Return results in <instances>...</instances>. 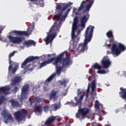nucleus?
<instances>
[{"instance_id":"f257e3e1","label":"nucleus","mask_w":126,"mask_h":126,"mask_svg":"<svg viewBox=\"0 0 126 126\" xmlns=\"http://www.w3.org/2000/svg\"><path fill=\"white\" fill-rule=\"evenodd\" d=\"M71 10V8L67 9L66 12H64V15L62 16L59 18H55V16L53 17V19H56V20H57V21H59L60 20V18H61L60 21L55 22L54 23V25L51 27L50 29V32H55L54 34H48L46 38L45 39V41L46 42V45H48L50 42H52L55 38H56V36L57 35L56 33H59L60 32V28H61V27L62 26V22L63 20H64L65 18H66V17L67 16L68 13H69V11Z\"/></svg>"},{"instance_id":"f03ea898","label":"nucleus","mask_w":126,"mask_h":126,"mask_svg":"<svg viewBox=\"0 0 126 126\" xmlns=\"http://www.w3.org/2000/svg\"><path fill=\"white\" fill-rule=\"evenodd\" d=\"M64 53H62L57 57H54V65L56 67V73L60 74L65 66H67L71 64L70 57L64 58Z\"/></svg>"},{"instance_id":"7ed1b4c3","label":"nucleus","mask_w":126,"mask_h":126,"mask_svg":"<svg viewBox=\"0 0 126 126\" xmlns=\"http://www.w3.org/2000/svg\"><path fill=\"white\" fill-rule=\"evenodd\" d=\"M94 28V26H91L87 28L84 34L85 40L84 43L80 44L77 48V51L80 53H84L85 51H87V50H88V46H87V45H88V43H89L92 39Z\"/></svg>"},{"instance_id":"20e7f679","label":"nucleus","mask_w":126,"mask_h":126,"mask_svg":"<svg viewBox=\"0 0 126 126\" xmlns=\"http://www.w3.org/2000/svg\"><path fill=\"white\" fill-rule=\"evenodd\" d=\"M83 98H84V94H82L78 100L77 97H75V100L76 101V106L79 105V109L78 110V113L76 114V118H77V119L80 118L81 116V115H82V118H84V117L87 116V115H88V114H89V112H90L89 108H81V105H82V100H83Z\"/></svg>"},{"instance_id":"39448f33","label":"nucleus","mask_w":126,"mask_h":126,"mask_svg":"<svg viewBox=\"0 0 126 126\" xmlns=\"http://www.w3.org/2000/svg\"><path fill=\"white\" fill-rule=\"evenodd\" d=\"M72 3L69 2L67 4L64 5V3L61 2V3H56V15L54 16V18H60L62 15H63V11L68 7V6H70L72 5Z\"/></svg>"},{"instance_id":"423d86ee","label":"nucleus","mask_w":126,"mask_h":126,"mask_svg":"<svg viewBox=\"0 0 126 126\" xmlns=\"http://www.w3.org/2000/svg\"><path fill=\"white\" fill-rule=\"evenodd\" d=\"M94 0H83L80 6L78 8V11H81L83 10L84 13L86 12V11H89L91 6H92L93 3H94Z\"/></svg>"},{"instance_id":"0eeeda50","label":"nucleus","mask_w":126,"mask_h":126,"mask_svg":"<svg viewBox=\"0 0 126 126\" xmlns=\"http://www.w3.org/2000/svg\"><path fill=\"white\" fill-rule=\"evenodd\" d=\"M78 24V17H75L74 18V22L72 24V32H71V37L72 39L73 40L74 42L76 43H78L79 41V39L80 38L78 37V34L80 33V32H78L77 35H75V30L78 28L77 25Z\"/></svg>"},{"instance_id":"6e6552de","label":"nucleus","mask_w":126,"mask_h":126,"mask_svg":"<svg viewBox=\"0 0 126 126\" xmlns=\"http://www.w3.org/2000/svg\"><path fill=\"white\" fill-rule=\"evenodd\" d=\"M111 51L113 56L115 55L118 57L122 52L126 51V46L121 43H118V46L117 44L113 43L111 47Z\"/></svg>"},{"instance_id":"1a4fd4ad","label":"nucleus","mask_w":126,"mask_h":126,"mask_svg":"<svg viewBox=\"0 0 126 126\" xmlns=\"http://www.w3.org/2000/svg\"><path fill=\"white\" fill-rule=\"evenodd\" d=\"M15 53H16V51H14L10 53L8 55V59H9V66H8V72H12L13 74H15V72H16V71L18 69L19 65L16 64L15 65V67H13V65H12V63L13 62L12 61H11V58L14 56L15 54ZM13 68V69H12Z\"/></svg>"},{"instance_id":"9d476101","label":"nucleus","mask_w":126,"mask_h":126,"mask_svg":"<svg viewBox=\"0 0 126 126\" xmlns=\"http://www.w3.org/2000/svg\"><path fill=\"white\" fill-rule=\"evenodd\" d=\"M30 88V86L29 84H25L23 86L21 89V97L20 98L21 103L28 98V92H29Z\"/></svg>"},{"instance_id":"9b49d317","label":"nucleus","mask_w":126,"mask_h":126,"mask_svg":"<svg viewBox=\"0 0 126 126\" xmlns=\"http://www.w3.org/2000/svg\"><path fill=\"white\" fill-rule=\"evenodd\" d=\"M27 114L28 113L26 111L20 110L15 112L14 113V116L15 119H16L17 122H21L23 121V119H25L26 118Z\"/></svg>"},{"instance_id":"f8f14e48","label":"nucleus","mask_w":126,"mask_h":126,"mask_svg":"<svg viewBox=\"0 0 126 126\" xmlns=\"http://www.w3.org/2000/svg\"><path fill=\"white\" fill-rule=\"evenodd\" d=\"M1 114L3 116V119L4 121V123L5 124H8V123H13L14 120H13V117H12V115L8 113L7 111L4 110L2 111Z\"/></svg>"},{"instance_id":"ddd939ff","label":"nucleus","mask_w":126,"mask_h":126,"mask_svg":"<svg viewBox=\"0 0 126 126\" xmlns=\"http://www.w3.org/2000/svg\"><path fill=\"white\" fill-rule=\"evenodd\" d=\"M32 29L28 28L27 32L14 30L10 33H14L16 36H29L32 33Z\"/></svg>"},{"instance_id":"4468645a","label":"nucleus","mask_w":126,"mask_h":126,"mask_svg":"<svg viewBox=\"0 0 126 126\" xmlns=\"http://www.w3.org/2000/svg\"><path fill=\"white\" fill-rule=\"evenodd\" d=\"M96 81L95 80H94L92 82L91 84V89L92 92L91 93V99L92 100H94L95 99V97L96 96V95H97V93H96Z\"/></svg>"},{"instance_id":"2eb2a0df","label":"nucleus","mask_w":126,"mask_h":126,"mask_svg":"<svg viewBox=\"0 0 126 126\" xmlns=\"http://www.w3.org/2000/svg\"><path fill=\"white\" fill-rule=\"evenodd\" d=\"M8 39H9L10 42L13 44H18L23 41L24 40V37H18V36H12L11 35H9L8 36Z\"/></svg>"},{"instance_id":"dca6fc26","label":"nucleus","mask_w":126,"mask_h":126,"mask_svg":"<svg viewBox=\"0 0 126 126\" xmlns=\"http://www.w3.org/2000/svg\"><path fill=\"white\" fill-rule=\"evenodd\" d=\"M39 59V57L37 56H30L28 58H27L24 62L21 64V68H24L26 65H27V63H31V62H33V61H35V60H38Z\"/></svg>"},{"instance_id":"f3484780","label":"nucleus","mask_w":126,"mask_h":126,"mask_svg":"<svg viewBox=\"0 0 126 126\" xmlns=\"http://www.w3.org/2000/svg\"><path fill=\"white\" fill-rule=\"evenodd\" d=\"M103 59L101 60V62L102 67H103V68H108V67H110L111 64H112V62H111L110 59H105L106 57H104Z\"/></svg>"},{"instance_id":"a211bd4d","label":"nucleus","mask_w":126,"mask_h":126,"mask_svg":"<svg viewBox=\"0 0 126 126\" xmlns=\"http://www.w3.org/2000/svg\"><path fill=\"white\" fill-rule=\"evenodd\" d=\"M90 15L89 14H88L87 15H84L83 17H82L80 18L81 21V27L82 28H85V24H86V22L88 21V19H89Z\"/></svg>"},{"instance_id":"6ab92c4d","label":"nucleus","mask_w":126,"mask_h":126,"mask_svg":"<svg viewBox=\"0 0 126 126\" xmlns=\"http://www.w3.org/2000/svg\"><path fill=\"white\" fill-rule=\"evenodd\" d=\"M57 94L58 91H55V90H52L50 93V99L57 101V99H58Z\"/></svg>"},{"instance_id":"aec40b11","label":"nucleus","mask_w":126,"mask_h":126,"mask_svg":"<svg viewBox=\"0 0 126 126\" xmlns=\"http://www.w3.org/2000/svg\"><path fill=\"white\" fill-rule=\"evenodd\" d=\"M55 121H56V117L53 116L49 117L44 123V125L50 126V125H52Z\"/></svg>"},{"instance_id":"412c9836","label":"nucleus","mask_w":126,"mask_h":126,"mask_svg":"<svg viewBox=\"0 0 126 126\" xmlns=\"http://www.w3.org/2000/svg\"><path fill=\"white\" fill-rule=\"evenodd\" d=\"M33 2L34 4L39 5L40 7H44V0H29Z\"/></svg>"},{"instance_id":"4be33fe9","label":"nucleus","mask_w":126,"mask_h":126,"mask_svg":"<svg viewBox=\"0 0 126 126\" xmlns=\"http://www.w3.org/2000/svg\"><path fill=\"white\" fill-rule=\"evenodd\" d=\"M24 46H26L27 47H31L32 46H36V42L34 40H29L25 41L23 43Z\"/></svg>"},{"instance_id":"5701e85b","label":"nucleus","mask_w":126,"mask_h":126,"mask_svg":"<svg viewBox=\"0 0 126 126\" xmlns=\"http://www.w3.org/2000/svg\"><path fill=\"white\" fill-rule=\"evenodd\" d=\"M11 107L13 108H19L20 107V103L19 102L15 100L14 99H12L10 100Z\"/></svg>"},{"instance_id":"b1692460","label":"nucleus","mask_w":126,"mask_h":126,"mask_svg":"<svg viewBox=\"0 0 126 126\" xmlns=\"http://www.w3.org/2000/svg\"><path fill=\"white\" fill-rule=\"evenodd\" d=\"M54 60H55V57H53L51 59H48L47 61L43 62L42 63L40 64V68H42V67L44 66H46L47 64H49V63H51L54 62Z\"/></svg>"},{"instance_id":"393cba45","label":"nucleus","mask_w":126,"mask_h":126,"mask_svg":"<svg viewBox=\"0 0 126 126\" xmlns=\"http://www.w3.org/2000/svg\"><path fill=\"white\" fill-rule=\"evenodd\" d=\"M10 90V88L9 87H2L0 88V92L3 93L5 95L9 94L8 91Z\"/></svg>"},{"instance_id":"a878e982","label":"nucleus","mask_w":126,"mask_h":126,"mask_svg":"<svg viewBox=\"0 0 126 126\" xmlns=\"http://www.w3.org/2000/svg\"><path fill=\"white\" fill-rule=\"evenodd\" d=\"M22 78L20 76H16L14 80L12 82V85H16L17 83H19L21 81Z\"/></svg>"},{"instance_id":"bb28decb","label":"nucleus","mask_w":126,"mask_h":126,"mask_svg":"<svg viewBox=\"0 0 126 126\" xmlns=\"http://www.w3.org/2000/svg\"><path fill=\"white\" fill-rule=\"evenodd\" d=\"M41 102V98L39 96H35L34 99H33L31 101V104H32L33 103H35V104H39Z\"/></svg>"},{"instance_id":"cd10ccee","label":"nucleus","mask_w":126,"mask_h":126,"mask_svg":"<svg viewBox=\"0 0 126 126\" xmlns=\"http://www.w3.org/2000/svg\"><path fill=\"white\" fill-rule=\"evenodd\" d=\"M56 73H54L52 74L49 77L47 78V79L46 80V82H50V81H52L53 79H54L55 76H56Z\"/></svg>"},{"instance_id":"c85d7f7f","label":"nucleus","mask_w":126,"mask_h":126,"mask_svg":"<svg viewBox=\"0 0 126 126\" xmlns=\"http://www.w3.org/2000/svg\"><path fill=\"white\" fill-rule=\"evenodd\" d=\"M67 80H66L65 79H63V80H60L59 83L61 84V85H64V87H66V83H67Z\"/></svg>"},{"instance_id":"c756f323","label":"nucleus","mask_w":126,"mask_h":126,"mask_svg":"<svg viewBox=\"0 0 126 126\" xmlns=\"http://www.w3.org/2000/svg\"><path fill=\"white\" fill-rule=\"evenodd\" d=\"M93 68L94 69H101V68H102V66L99 65L97 63H95L93 66Z\"/></svg>"},{"instance_id":"7c9ffc66","label":"nucleus","mask_w":126,"mask_h":126,"mask_svg":"<svg viewBox=\"0 0 126 126\" xmlns=\"http://www.w3.org/2000/svg\"><path fill=\"white\" fill-rule=\"evenodd\" d=\"M35 110L38 112V113H41L42 112V105H39L35 107Z\"/></svg>"},{"instance_id":"2f4dec72","label":"nucleus","mask_w":126,"mask_h":126,"mask_svg":"<svg viewBox=\"0 0 126 126\" xmlns=\"http://www.w3.org/2000/svg\"><path fill=\"white\" fill-rule=\"evenodd\" d=\"M90 92V84H89L88 86V88L86 90V97L88 98L89 97V93Z\"/></svg>"},{"instance_id":"473e14b6","label":"nucleus","mask_w":126,"mask_h":126,"mask_svg":"<svg viewBox=\"0 0 126 126\" xmlns=\"http://www.w3.org/2000/svg\"><path fill=\"white\" fill-rule=\"evenodd\" d=\"M106 36L108 38H111V37H113L114 35L113 34V32L112 31H109L106 33Z\"/></svg>"},{"instance_id":"72a5a7b5","label":"nucleus","mask_w":126,"mask_h":126,"mask_svg":"<svg viewBox=\"0 0 126 126\" xmlns=\"http://www.w3.org/2000/svg\"><path fill=\"white\" fill-rule=\"evenodd\" d=\"M53 106H54V109L55 111L61 108V104H58L57 103H55L53 104Z\"/></svg>"},{"instance_id":"f704fd0d","label":"nucleus","mask_w":126,"mask_h":126,"mask_svg":"<svg viewBox=\"0 0 126 126\" xmlns=\"http://www.w3.org/2000/svg\"><path fill=\"white\" fill-rule=\"evenodd\" d=\"M50 109V105L46 104L43 107V109L45 112H48Z\"/></svg>"},{"instance_id":"c9c22d12","label":"nucleus","mask_w":126,"mask_h":126,"mask_svg":"<svg viewBox=\"0 0 126 126\" xmlns=\"http://www.w3.org/2000/svg\"><path fill=\"white\" fill-rule=\"evenodd\" d=\"M99 106H100V103H99V101H98V100H96L94 104L95 108L97 110H98V109H99Z\"/></svg>"},{"instance_id":"e433bc0d","label":"nucleus","mask_w":126,"mask_h":126,"mask_svg":"<svg viewBox=\"0 0 126 126\" xmlns=\"http://www.w3.org/2000/svg\"><path fill=\"white\" fill-rule=\"evenodd\" d=\"M97 72L99 74H106V73H107V71H105L104 70H100L99 69L97 71Z\"/></svg>"},{"instance_id":"4c0bfd02","label":"nucleus","mask_w":126,"mask_h":126,"mask_svg":"<svg viewBox=\"0 0 126 126\" xmlns=\"http://www.w3.org/2000/svg\"><path fill=\"white\" fill-rule=\"evenodd\" d=\"M0 101L2 103H3V102L5 101V96H4V95H1L0 96Z\"/></svg>"},{"instance_id":"58836bf2","label":"nucleus","mask_w":126,"mask_h":126,"mask_svg":"<svg viewBox=\"0 0 126 126\" xmlns=\"http://www.w3.org/2000/svg\"><path fill=\"white\" fill-rule=\"evenodd\" d=\"M109 42L110 43H114V41H115V38L114 37V36L111 37H109Z\"/></svg>"},{"instance_id":"ea45409f","label":"nucleus","mask_w":126,"mask_h":126,"mask_svg":"<svg viewBox=\"0 0 126 126\" xmlns=\"http://www.w3.org/2000/svg\"><path fill=\"white\" fill-rule=\"evenodd\" d=\"M18 91V87H15L12 90V92H14V93H16Z\"/></svg>"},{"instance_id":"a19ab883","label":"nucleus","mask_w":126,"mask_h":126,"mask_svg":"<svg viewBox=\"0 0 126 126\" xmlns=\"http://www.w3.org/2000/svg\"><path fill=\"white\" fill-rule=\"evenodd\" d=\"M111 54H113V51H112V50H111V52L110 51H109V50H108V51H107V55H111Z\"/></svg>"},{"instance_id":"79ce46f5","label":"nucleus","mask_w":126,"mask_h":126,"mask_svg":"<svg viewBox=\"0 0 126 126\" xmlns=\"http://www.w3.org/2000/svg\"><path fill=\"white\" fill-rule=\"evenodd\" d=\"M82 93V92H81V91H80V89H78L77 94H79V95H80V94H81Z\"/></svg>"},{"instance_id":"37998d69","label":"nucleus","mask_w":126,"mask_h":126,"mask_svg":"<svg viewBox=\"0 0 126 126\" xmlns=\"http://www.w3.org/2000/svg\"><path fill=\"white\" fill-rule=\"evenodd\" d=\"M76 10H77V8H73V12H75V11H76Z\"/></svg>"},{"instance_id":"c03bdc74","label":"nucleus","mask_w":126,"mask_h":126,"mask_svg":"<svg viewBox=\"0 0 126 126\" xmlns=\"http://www.w3.org/2000/svg\"><path fill=\"white\" fill-rule=\"evenodd\" d=\"M58 122H61L62 121V119L61 118L57 119Z\"/></svg>"},{"instance_id":"a18cd8bd","label":"nucleus","mask_w":126,"mask_h":126,"mask_svg":"<svg viewBox=\"0 0 126 126\" xmlns=\"http://www.w3.org/2000/svg\"><path fill=\"white\" fill-rule=\"evenodd\" d=\"M48 58H50V57H51V55L50 54H48Z\"/></svg>"},{"instance_id":"49530a36","label":"nucleus","mask_w":126,"mask_h":126,"mask_svg":"<svg viewBox=\"0 0 126 126\" xmlns=\"http://www.w3.org/2000/svg\"><path fill=\"white\" fill-rule=\"evenodd\" d=\"M76 14L77 15H78V13H77V12H76Z\"/></svg>"}]
</instances>
